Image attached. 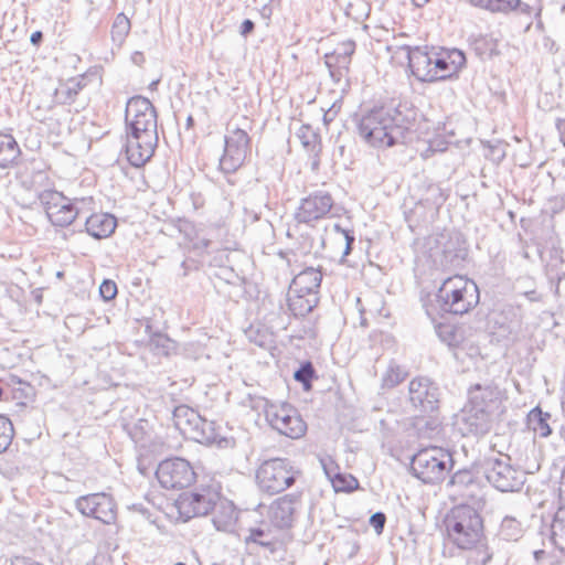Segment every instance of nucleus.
Here are the masks:
<instances>
[{
    "label": "nucleus",
    "mask_w": 565,
    "mask_h": 565,
    "mask_svg": "<svg viewBox=\"0 0 565 565\" xmlns=\"http://www.w3.org/2000/svg\"><path fill=\"white\" fill-rule=\"evenodd\" d=\"M175 565H186V564H184V563H177Z\"/></svg>",
    "instance_id": "obj_47"
},
{
    "label": "nucleus",
    "mask_w": 565,
    "mask_h": 565,
    "mask_svg": "<svg viewBox=\"0 0 565 565\" xmlns=\"http://www.w3.org/2000/svg\"><path fill=\"white\" fill-rule=\"evenodd\" d=\"M33 386L15 375L8 381L0 379V402L10 404L13 409L21 411L34 399Z\"/></svg>",
    "instance_id": "obj_19"
},
{
    "label": "nucleus",
    "mask_w": 565,
    "mask_h": 565,
    "mask_svg": "<svg viewBox=\"0 0 565 565\" xmlns=\"http://www.w3.org/2000/svg\"><path fill=\"white\" fill-rule=\"evenodd\" d=\"M21 149L12 135L0 132V168L7 169L18 163Z\"/></svg>",
    "instance_id": "obj_26"
},
{
    "label": "nucleus",
    "mask_w": 565,
    "mask_h": 565,
    "mask_svg": "<svg viewBox=\"0 0 565 565\" xmlns=\"http://www.w3.org/2000/svg\"><path fill=\"white\" fill-rule=\"evenodd\" d=\"M31 43L34 44V45H39L40 42L42 41V32L41 31H35L31 34Z\"/></svg>",
    "instance_id": "obj_40"
},
{
    "label": "nucleus",
    "mask_w": 565,
    "mask_h": 565,
    "mask_svg": "<svg viewBox=\"0 0 565 565\" xmlns=\"http://www.w3.org/2000/svg\"><path fill=\"white\" fill-rule=\"evenodd\" d=\"M117 292V285L114 280L105 279L99 286V294L105 301L115 299Z\"/></svg>",
    "instance_id": "obj_36"
},
{
    "label": "nucleus",
    "mask_w": 565,
    "mask_h": 565,
    "mask_svg": "<svg viewBox=\"0 0 565 565\" xmlns=\"http://www.w3.org/2000/svg\"><path fill=\"white\" fill-rule=\"evenodd\" d=\"M181 491L171 504L170 515L186 522L215 512L213 521L218 530H226L237 520L235 505L223 498L216 482H202Z\"/></svg>",
    "instance_id": "obj_1"
},
{
    "label": "nucleus",
    "mask_w": 565,
    "mask_h": 565,
    "mask_svg": "<svg viewBox=\"0 0 565 565\" xmlns=\"http://www.w3.org/2000/svg\"><path fill=\"white\" fill-rule=\"evenodd\" d=\"M57 277L62 278L63 277V273H57Z\"/></svg>",
    "instance_id": "obj_45"
},
{
    "label": "nucleus",
    "mask_w": 565,
    "mask_h": 565,
    "mask_svg": "<svg viewBox=\"0 0 565 565\" xmlns=\"http://www.w3.org/2000/svg\"><path fill=\"white\" fill-rule=\"evenodd\" d=\"M412 2L416 6V7H424L425 4H427L429 2V0H412Z\"/></svg>",
    "instance_id": "obj_42"
},
{
    "label": "nucleus",
    "mask_w": 565,
    "mask_h": 565,
    "mask_svg": "<svg viewBox=\"0 0 565 565\" xmlns=\"http://www.w3.org/2000/svg\"><path fill=\"white\" fill-rule=\"evenodd\" d=\"M329 479L335 492L351 493L360 488L359 480L348 472L329 473Z\"/></svg>",
    "instance_id": "obj_27"
},
{
    "label": "nucleus",
    "mask_w": 565,
    "mask_h": 565,
    "mask_svg": "<svg viewBox=\"0 0 565 565\" xmlns=\"http://www.w3.org/2000/svg\"><path fill=\"white\" fill-rule=\"evenodd\" d=\"M116 226V218L104 212L93 213L85 223L87 233L98 239L110 236L115 232Z\"/></svg>",
    "instance_id": "obj_23"
},
{
    "label": "nucleus",
    "mask_w": 565,
    "mask_h": 565,
    "mask_svg": "<svg viewBox=\"0 0 565 565\" xmlns=\"http://www.w3.org/2000/svg\"><path fill=\"white\" fill-rule=\"evenodd\" d=\"M385 523H386V516L382 512L374 513L370 518V524L373 526V529L375 530V532L377 534H382Z\"/></svg>",
    "instance_id": "obj_37"
},
{
    "label": "nucleus",
    "mask_w": 565,
    "mask_h": 565,
    "mask_svg": "<svg viewBox=\"0 0 565 565\" xmlns=\"http://www.w3.org/2000/svg\"><path fill=\"white\" fill-rule=\"evenodd\" d=\"M130 20L124 13L117 14L114 24H113V33L117 36H126L130 30Z\"/></svg>",
    "instance_id": "obj_35"
},
{
    "label": "nucleus",
    "mask_w": 565,
    "mask_h": 565,
    "mask_svg": "<svg viewBox=\"0 0 565 565\" xmlns=\"http://www.w3.org/2000/svg\"><path fill=\"white\" fill-rule=\"evenodd\" d=\"M127 132L157 134L156 111L149 99L132 97L126 106Z\"/></svg>",
    "instance_id": "obj_12"
},
{
    "label": "nucleus",
    "mask_w": 565,
    "mask_h": 565,
    "mask_svg": "<svg viewBox=\"0 0 565 565\" xmlns=\"http://www.w3.org/2000/svg\"><path fill=\"white\" fill-rule=\"evenodd\" d=\"M522 534L521 523L513 518H505L500 525V535L505 541H516Z\"/></svg>",
    "instance_id": "obj_31"
},
{
    "label": "nucleus",
    "mask_w": 565,
    "mask_h": 565,
    "mask_svg": "<svg viewBox=\"0 0 565 565\" xmlns=\"http://www.w3.org/2000/svg\"><path fill=\"white\" fill-rule=\"evenodd\" d=\"M318 303V296L312 295L311 292H302L295 290L292 288H289L288 290V298H287V305L289 310L292 312L296 317H305L309 312L312 311V309Z\"/></svg>",
    "instance_id": "obj_24"
},
{
    "label": "nucleus",
    "mask_w": 565,
    "mask_h": 565,
    "mask_svg": "<svg viewBox=\"0 0 565 565\" xmlns=\"http://www.w3.org/2000/svg\"><path fill=\"white\" fill-rule=\"evenodd\" d=\"M322 280V274L319 269L309 267L300 271L291 281L290 287L302 292H311L318 296V290Z\"/></svg>",
    "instance_id": "obj_25"
},
{
    "label": "nucleus",
    "mask_w": 565,
    "mask_h": 565,
    "mask_svg": "<svg viewBox=\"0 0 565 565\" xmlns=\"http://www.w3.org/2000/svg\"><path fill=\"white\" fill-rule=\"evenodd\" d=\"M480 301L477 284L462 275L446 278L434 299L426 303V312L433 319L446 316H462L471 311Z\"/></svg>",
    "instance_id": "obj_3"
},
{
    "label": "nucleus",
    "mask_w": 565,
    "mask_h": 565,
    "mask_svg": "<svg viewBox=\"0 0 565 565\" xmlns=\"http://www.w3.org/2000/svg\"><path fill=\"white\" fill-rule=\"evenodd\" d=\"M452 467L451 454L441 447L420 449L415 454L411 463L414 476L429 484L443 482L451 472Z\"/></svg>",
    "instance_id": "obj_6"
},
{
    "label": "nucleus",
    "mask_w": 565,
    "mask_h": 565,
    "mask_svg": "<svg viewBox=\"0 0 565 565\" xmlns=\"http://www.w3.org/2000/svg\"><path fill=\"white\" fill-rule=\"evenodd\" d=\"M333 206V199L330 193L316 191L303 198L295 212V218L299 223L313 225L326 218Z\"/></svg>",
    "instance_id": "obj_16"
},
{
    "label": "nucleus",
    "mask_w": 565,
    "mask_h": 565,
    "mask_svg": "<svg viewBox=\"0 0 565 565\" xmlns=\"http://www.w3.org/2000/svg\"><path fill=\"white\" fill-rule=\"evenodd\" d=\"M466 64V55L458 49L414 47L408 53L411 73L425 83L458 78Z\"/></svg>",
    "instance_id": "obj_2"
},
{
    "label": "nucleus",
    "mask_w": 565,
    "mask_h": 565,
    "mask_svg": "<svg viewBox=\"0 0 565 565\" xmlns=\"http://www.w3.org/2000/svg\"><path fill=\"white\" fill-rule=\"evenodd\" d=\"M300 471L286 458H270L260 462L255 470V484L265 495H276L291 488Z\"/></svg>",
    "instance_id": "obj_5"
},
{
    "label": "nucleus",
    "mask_w": 565,
    "mask_h": 565,
    "mask_svg": "<svg viewBox=\"0 0 565 565\" xmlns=\"http://www.w3.org/2000/svg\"><path fill=\"white\" fill-rule=\"evenodd\" d=\"M13 436L14 427L12 422L7 416L0 414V454L9 448Z\"/></svg>",
    "instance_id": "obj_32"
},
{
    "label": "nucleus",
    "mask_w": 565,
    "mask_h": 565,
    "mask_svg": "<svg viewBox=\"0 0 565 565\" xmlns=\"http://www.w3.org/2000/svg\"><path fill=\"white\" fill-rule=\"evenodd\" d=\"M447 539L460 550H488L484 523L481 514L472 507H454L444 520Z\"/></svg>",
    "instance_id": "obj_4"
},
{
    "label": "nucleus",
    "mask_w": 565,
    "mask_h": 565,
    "mask_svg": "<svg viewBox=\"0 0 565 565\" xmlns=\"http://www.w3.org/2000/svg\"><path fill=\"white\" fill-rule=\"evenodd\" d=\"M15 561H17V562H23V563H24V558H23V557H15Z\"/></svg>",
    "instance_id": "obj_44"
},
{
    "label": "nucleus",
    "mask_w": 565,
    "mask_h": 565,
    "mask_svg": "<svg viewBox=\"0 0 565 565\" xmlns=\"http://www.w3.org/2000/svg\"><path fill=\"white\" fill-rule=\"evenodd\" d=\"M439 333L441 334V324L438 326Z\"/></svg>",
    "instance_id": "obj_46"
},
{
    "label": "nucleus",
    "mask_w": 565,
    "mask_h": 565,
    "mask_svg": "<svg viewBox=\"0 0 565 565\" xmlns=\"http://www.w3.org/2000/svg\"><path fill=\"white\" fill-rule=\"evenodd\" d=\"M254 29V23L250 20H245L242 23V34L246 35L250 33Z\"/></svg>",
    "instance_id": "obj_39"
},
{
    "label": "nucleus",
    "mask_w": 565,
    "mask_h": 565,
    "mask_svg": "<svg viewBox=\"0 0 565 565\" xmlns=\"http://www.w3.org/2000/svg\"><path fill=\"white\" fill-rule=\"evenodd\" d=\"M470 2L479 8L492 12H510L519 8L520 0H470Z\"/></svg>",
    "instance_id": "obj_29"
},
{
    "label": "nucleus",
    "mask_w": 565,
    "mask_h": 565,
    "mask_svg": "<svg viewBox=\"0 0 565 565\" xmlns=\"http://www.w3.org/2000/svg\"><path fill=\"white\" fill-rule=\"evenodd\" d=\"M487 478L502 492L515 491L521 486L518 471L509 462L501 459L491 462Z\"/></svg>",
    "instance_id": "obj_20"
},
{
    "label": "nucleus",
    "mask_w": 565,
    "mask_h": 565,
    "mask_svg": "<svg viewBox=\"0 0 565 565\" xmlns=\"http://www.w3.org/2000/svg\"><path fill=\"white\" fill-rule=\"evenodd\" d=\"M302 504L301 492L284 494L274 500L268 507L267 518L270 527L277 531L289 530Z\"/></svg>",
    "instance_id": "obj_14"
},
{
    "label": "nucleus",
    "mask_w": 565,
    "mask_h": 565,
    "mask_svg": "<svg viewBox=\"0 0 565 565\" xmlns=\"http://www.w3.org/2000/svg\"><path fill=\"white\" fill-rule=\"evenodd\" d=\"M411 401L414 405H423L425 399L428 397L427 390L422 385L420 382L413 381L411 383Z\"/></svg>",
    "instance_id": "obj_34"
},
{
    "label": "nucleus",
    "mask_w": 565,
    "mask_h": 565,
    "mask_svg": "<svg viewBox=\"0 0 565 565\" xmlns=\"http://www.w3.org/2000/svg\"><path fill=\"white\" fill-rule=\"evenodd\" d=\"M270 524L268 523L266 527H253L249 530L248 536L246 537V543H254L264 547L269 548L271 552L275 551V544L273 541H265L263 537L266 534H270L275 532Z\"/></svg>",
    "instance_id": "obj_30"
},
{
    "label": "nucleus",
    "mask_w": 565,
    "mask_h": 565,
    "mask_svg": "<svg viewBox=\"0 0 565 565\" xmlns=\"http://www.w3.org/2000/svg\"><path fill=\"white\" fill-rule=\"evenodd\" d=\"M345 46H347L345 52L349 55H351L354 52V47H355L354 42L349 41L348 43H345Z\"/></svg>",
    "instance_id": "obj_41"
},
{
    "label": "nucleus",
    "mask_w": 565,
    "mask_h": 565,
    "mask_svg": "<svg viewBox=\"0 0 565 565\" xmlns=\"http://www.w3.org/2000/svg\"><path fill=\"white\" fill-rule=\"evenodd\" d=\"M158 142L157 134L127 132L125 154L128 162L140 168L153 156Z\"/></svg>",
    "instance_id": "obj_18"
},
{
    "label": "nucleus",
    "mask_w": 565,
    "mask_h": 565,
    "mask_svg": "<svg viewBox=\"0 0 565 565\" xmlns=\"http://www.w3.org/2000/svg\"><path fill=\"white\" fill-rule=\"evenodd\" d=\"M383 109L388 110L390 116L387 121L391 125L393 132L399 131H413L417 134H427L428 129L423 126L426 119L407 102L394 100L381 105Z\"/></svg>",
    "instance_id": "obj_13"
},
{
    "label": "nucleus",
    "mask_w": 565,
    "mask_h": 565,
    "mask_svg": "<svg viewBox=\"0 0 565 565\" xmlns=\"http://www.w3.org/2000/svg\"><path fill=\"white\" fill-rule=\"evenodd\" d=\"M388 110L376 106L365 113L358 125L359 135L374 148L386 149L395 145L394 132L387 121Z\"/></svg>",
    "instance_id": "obj_8"
},
{
    "label": "nucleus",
    "mask_w": 565,
    "mask_h": 565,
    "mask_svg": "<svg viewBox=\"0 0 565 565\" xmlns=\"http://www.w3.org/2000/svg\"><path fill=\"white\" fill-rule=\"evenodd\" d=\"M316 377V371L311 362H305L300 369L295 372V380L302 384L305 391H310L312 380Z\"/></svg>",
    "instance_id": "obj_33"
},
{
    "label": "nucleus",
    "mask_w": 565,
    "mask_h": 565,
    "mask_svg": "<svg viewBox=\"0 0 565 565\" xmlns=\"http://www.w3.org/2000/svg\"><path fill=\"white\" fill-rule=\"evenodd\" d=\"M266 416L270 426L286 437L298 439L307 433L306 422L297 409L289 404L270 405Z\"/></svg>",
    "instance_id": "obj_11"
},
{
    "label": "nucleus",
    "mask_w": 565,
    "mask_h": 565,
    "mask_svg": "<svg viewBox=\"0 0 565 565\" xmlns=\"http://www.w3.org/2000/svg\"><path fill=\"white\" fill-rule=\"evenodd\" d=\"M154 476L163 490L179 493L194 487L199 478L192 462L178 456L161 460Z\"/></svg>",
    "instance_id": "obj_7"
},
{
    "label": "nucleus",
    "mask_w": 565,
    "mask_h": 565,
    "mask_svg": "<svg viewBox=\"0 0 565 565\" xmlns=\"http://www.w3.org/2000/svg\"><path fill=\"white\" fill-rule=\"evenodd\" d=\"M548 418L550 414L544 413L539 407L532 409L529 414V423L532 426L534 433H536L540 437L545 438L552 433L548 425Z\"/></svg>",
    "instance_id": "obj_28"
},
{
    "label": "nucleus",
    "mask_w": 565,
    "mask_h": 565,
    "mask_svg": "<svg viewBox=\"0 0 565 565\" xmlns=\"http://www.w3.org/2000/svg\"><path fill=\"white\" fill-rule=\"evenodd\" d=\"M559 507L551 524V540L561 553L565 554V469L558 486Z\"/></svg>",
    "instance_id": "obj_21"
},
{
    "label": "nucleus",
    "mask_w": 565,
    "mask_h": 565,
    "mask_svg": "<svg viewBox=\"0 0 565 565\" xmlns=\"http://www.w3.org/2000/svg\"><path fill=\"white\" fill-rule=\"evenodd\" d=\"M252 153V137L242 128H234L224 138V149L220 167L225 173L239 170Z\"/></svg>",
    "instance_id": "obj_10"
},
{
    "label": "nucleus",
    "mask_w": 565,
    "mask_h": 565,
    "mask_svg": "<svg viewBox=\"0 0 565 565\" xmlns=\"http://www.w3.org/2000/svg\"><path fill=\"white\" fill-rule=\"evenodd\" d=\"M347 237V249L349 250L351 248V244L353 243V237L349 236L348 234L345 235Z\"/></svg>",
    "instance_id": "obj_43"
},
{
    "label": "nucleus",
    "mask_w": 565,
    "mask_h": 565,
    "mask_svg": "<svg viewBox=\"0 0 565 565\" xmlns=\"http://www.w3.org/2000/svg\"><path fill=\"white\" fill-rule=\"evenodd\" d=\"M173 425L184 439L195 443L212 444L217 437L212 424L186 405L175 407Z\"/></svg>",
    "instance_id": "obj_9"
},
{
    "label": "nucleus",
    "mask_w": 565,
    "mask_h": 565,
    "mask_svg": "<svg viewBox=\"0 0 565 565\" xmlns=\"http://www.w3.org/2000/svg\"><path fill=\"white\" fill-rule=\"evenodd\" d=\"M483 401H488L492 404H495L497 408L502 409V397L499 392L489 390L486 392L484 396L482 397Z\"/></svg>",
    "instance_id": "obj_38"
},
{
    "label": "nucleus",
    "mask_w": 565,
    "mask_h": 565,
    "mask_svg": "<svg viewBox=\"0 0 565 565\" xmlns=\"http://www.w3.org/2000/svg\"><path fill=\"white\" fill-rule=\"evenodd\" d=\"M76 507L82 514L99 520L105 524H111L117 519V504L114 498L106 493H92L81 497Z\"/></svg>",
    "instance_id": "obj_17"
},
{
    "label": "nucleus",
    "mask_w": 565,
    "mask_h": 565,
    "mask_svg": "<svg viewBox=\"0 0 565 565\" xmlns=\"http://www.w3.org/2000/svg\"><path fill=\"white\" fill-rule=\"evenodd\" d=\"M49 221L57 227L73 224L78 216L74 202L58 191H46L41 196Z\"/></svg>",
    "instance_id": "obj_15"
},
{
    "label": "nucleus",
    "mask_w": 565,
    "mask_h": 565,
    "mask_svg": "<svg viewBox=\"0 0 565 565\" xmlns=\"http://www.w3.org/2000/svg\"><path fill=\"white\" fill-rule=\"evenodd\" d=\"M301 146L307 152L311 168L317 170L320 166L322 142L319 134L310 125H301L297 134Z\"/></svg>",
    "instance_id": "obj_22"
}]
</instances>
